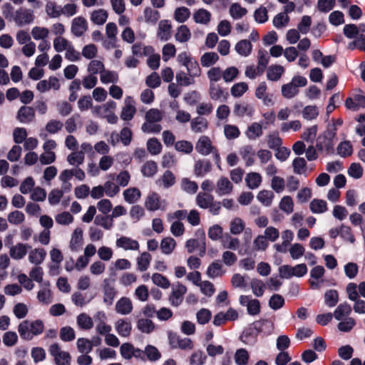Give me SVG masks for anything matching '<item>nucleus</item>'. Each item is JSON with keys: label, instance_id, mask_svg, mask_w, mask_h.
<instances>
[{"label": "nucleus", "instance_id": "nucleus-62", "mask_svg": "<svg viewBox=\"0 0 365 365\" xmlns=\"http://www.w3.org/2000/svg\"><path fill=\"white\" fill-rule=\"evenodd\" d=\"M49 29L46 27L36 26L32 28L31 34L36 41L46 40L49 36Z\"/></svg>", "mask_w": 365, "mask_h": 365}, {"label": "nucleus", "instance_id": "nucleus-15", "mask_svg": "<svg viewBox=\"0 0 365 365\" xmlns=\"http://www.w3.org/2000/svg\"><path fill=\"white\" fill-rule=\"evenodd\" d=\"M195 150L202 155H208L212 152H215V146L212 145L210 138L207 135H202L197 140Z\"/></svg>", "mask_w": 365, "mask_h": 365}, {"label": "nucleus", "instance_id": "nucleus-52", "mask_svg": "<svg viewBox=\"0 0 365 365\" xmlns=\"http://www.w3.org/2000/svg\"><path fill=\"white\" fill-rule=\"evenodd\" d=\"M309 209L314 214L324 213L328 210L327 202L321 199H314L309 204Z\"/></svg>", "mask_w": 365, "mask_h": 365}, {"label": "nucleus", "instance_id": "nucleus-29", "mask_svg": "<svg viewBox=\"0 0 365 365\" xmlns=\"http://www.w3.org/2000/svg\"><path fill=\"white\" fill-rule=\"evenodd\" d=\"M115 245L117 247L121 248L124 250L138 251L140 249V244L137 240L126 236H122L117 239Z\"/></svg>", "mask_w": 365, "mask_h": 365}, {"label": "nucleus", "instance_id": "nucleus-50", "mask_svg": "<svg viewBox=\"0 0 365 365\" xmlns=\"http://www.w3.org/2000/svg\"><path fill=\"white\" fill-rule=\"evenodd\" d=\"M221 244L225 249L236 250L240 247V240L226 233L221 240Z\"/></svg>", "mask_w": 365, "mask_h": 365}, {"label": "nucleus", "instance_id": "nucleus-23", "mask_svg": "<svg viewBox=\"0 0 365 365\" xmlns=\"http://www.w3.org/2000/svg\"><path fill=\"white\" fill-rule=\"evenodd\" d=\"M172 24L170 21L164 19L158 24L157 36L162 41H166L171 38Z\"/></svg>", "mask_w": 365, "mask_h": 365}, {"label": "nucleus", "instance_id": "nucleus-45", "mask_svg": "<svg viewBox=\"0 0 365 365\" xmlns=\"http://www.w3.org/2000/svg\"><path fill=\"white\" fill-rule=\"evenodd\" d=\"M213 200V195L205 192H200L195 199L196 204L202 209H207Z\"/></svg>", "mask_w": 365, "mask_h": 365}, {"label": "nucleus", "instance_id": "nucleus-16", "mask_svg": "<svg viewBox=\"0 0 365 365\" xmlns=\"http://www.w3.org/2000/svg\"><path fill=\"white\" fill-rule=\"evenodd\" d=\"M94 320L96 323V329L98 334L104 335L107 332H110L112 327L107 324V316L103 311L96 312L94 315Z\"/></svg>", "mask_w": 365, "mask_h": 365}, {"label": "nucleus", "instance_id": "nucleus-42", "mask_svg": "<svg viewBox=\"0 0 365 365\" xmlns=\"http://www.w3.org/2000/svg\"><path fill=\"white\" fill-rule=\"evenodd\" d=\"M123 198L129 204L137 202L141 197V192L137 187H129L123 192Z\"/></svg>", "mask_w": 365, "mask_h": 365}, {"label": "nucleus", "instance_id": "nucleus-47", "mask_svg": "<svg viewBox=\"0 0 365 365\" xmlns=\"http://www.w3.org/2000/svg\"><path fill=\"white\" fill-rule=\"evenodd\" d=\"M263 134L262 125L259 123H252L248 126L245 135L250 140H256Z\"/></svg>", "mask_w": 365, "mask_h": 365}, {"label": "nucleus", "instance_id": "nucleus-34", "mask_svg": "<svg viewBox=\"0 0 365 365\" xmlns=\"http://www.w3.org/2000/svg\"><path fill=\"white\" fill-rule=\"evenodd\" d=\"M46 257V252L43 248H34L29 252V261L35 266L40 265Z\"/></svg>", "mask_w": 365, "mask_h": 365}, {"label": "nucleus", "instance_id": "nucleus-53", "mask_svg": "<svg viewBox=\"0 0 365 365\" xmlns=\"http://www.w3.org/2000/svg\"><path fill=\"white\" fill-rule=\"evenodd\" d=\"M191 32L186 25L180 26L175 34V38L180 43H186L191 38Z\"/></svg>", "mask_w": 365, "mask_h": 365}, {"label": "nucleus", "instance_id": "nucleus-3", "mask_svg": "<svg viewBox=\"0 0 365 365\" xmlns=\"http://www.w3.org/2000/svg\"><path fill=\"white\" fill-rule=\"evenodd\" d=\"M307 80L302 76H294L289 83L282 86L281 92L284 98L290 99L295 97L299 92V87H304Z\"/></svg>", "mask_w": 365, "mask_h": 365}, {"label": "nucleus", "instance_id": "nucleus-51", "mask_svg": "<svg viewBox=\"0 0 365 365\" xmlns=\"http://www.w3.org/2000/svg\"><path fill=\"white\" fill-rule=\"evenodd\" d=\"M45 11L47 16L51 19H57L62 15L61 6H58L57 4L53 1H49L46 3Z\"/></svg>", "mask_w": 365, "mask_h": 365}, {"label": "nucleus", "instance_id": "nucleus-10", "mask_svg": "<svg viewBox=\"0 0 365 365\" xmlns=\"http://www.w3.org/2000/svg\"><path fill=\"white\" fill-rule=\"evenodd\" d=\"M120 354L123 359L130 360L132 358L145 361L143 350L136 348L129 342H125L120 346Z\"/></svg>", "mask_w": 365, "mask_h": 365}, {"label": "nucleus", "instance_id": "nucleus-14", "mask_svg": "<svg viewBox=\"0 0 365 365\" xmlns=\"http://www.w3.org/2000/svg\"><path fill=\"white\" fill-rule=\"evenodd\" d=\"M136 113L135 102L131 96L125 98L124 106L120 112V118L125 121L131 120Z\"/></svg>", "mask_w": 365, "mask_h": 365}, {"label": "nucleus", "instance_id": "nucleus-60", "mask_svg": "<svg viewBox=\"0 0 365 365\" xmlns=\"http://www.w3.org/2000/svg\"><path fill=\"white\" fill-rule=\"evenodd\" d=\"M94 223L101 226L106 230H110L113 227V220L110 215H98L94 219Z\"/></svg>", "mask_w": 365, "mask_h": 365}, {"label": "nucleus", "instance_id": "nucleus-4", "mask_svg": "<svg viewBox=\"0 0 365 365\" xmlns=\"http://www.w3.org/2000/svg\"><path fill=\"white\" fill-rule=\"evenodd\" d=\"M273 323L269 319H259L254 322L250 324V327L245 332V336L247 335L253 336L255 338L260 333L269 335L273 330Z\"/></svg>", "mask_w": 365, "mask_h": 365}, {"label": "nucleus", "instance_id": "nucleus-59", "mask_svg": "<svg viewBox=\"0 0 365 365\" xmlns=\"http://www.w3.org/2000/svg\"><path fill=\"white\" fill-rule=\"evenodd\" d=\"M54 218L56 222L62 226H68L74 221L73 215L68 211H63L58 213L55 215Z\"/></svg>", "mask_w": 365, "mask_h": 365}, {"label": "nucleus", "instance_id": "nucleus-24", "mask_svg": "<svg viewBox=\"0 0 365 365\" xmlns=\"http://www.w3.org/2000/svg\"><path fill=\"white\" fill-rule=\"evenodd\" d=\"M269 245L268 241L266 240L265 237H264L262 235H259L255 237V239L253 241V246L252 247H250L248 245L246 247V248L244 250L243 254H247L250 255L252 253L255 251H264ZM240 254H242V251L240 250L239 252Z\"/></svg>", "mask_w": 365, "mask_h": 365}, {"label": "nucleus", "instance_id": "nucleus-33", "mask_svg": "<svg viewBox=\"0 0 365 365\" xmlns=\"http://www.w3.org/2000/svg\"><path fill=\"white\" fill-rule=\"evenodd\" d=\"M285 72V68L278 64L269 66L267 69V78L270 81H279Z\"/></svg>", "mask_w": 365, "mask_h": 365}, {"label": "nucleus", "instance_id": "nucleus-37", "mask_svg": "<svg viewBox=\"0 0 365 365\" xmlns=\"http://www.w3.org/2000/svg\"><path fill=\"white\" fill-rule=\"evenodd\" d=\"M212 170V164L207 160H199L194 165V173L197 177H203Z\"/></svg>", "mask_w": 365, "mask_h": 365}, {"label": "nucleus", "instance_id": "nucleus-30", "mask_svg": "<svg viewBox=\"0 0 365 365\" xmlns=\"http://www.w3.org/2000/svg\"><path fill=\"white\" fill-rule=\"evenodd\" d=\"M255 112L253 107L247 102L235 103L233 107V113L237 117L245 115L252 116Z\"/></svg>", "mask_w": 365, "mask_h": 365}, {"label": "nucleus", "instance_id": "nucleus-5", "mask_svg": "<svg viewBox=\"0 0 365 365\" xmlns=\"http://www.w3.org/2000/svg\"><path fill=\"white\" fill-rule=\"evenodd\" d=\"M117 104L113 101H108L106 103L96 106L95 112L103 118H106L109 123L115 124L118 122V116L115 114Z\"/></svg>", "mask_w": 365, "mask_h": 365}, {"label": "nucleus", "instance_id": "nucleus-41", "mask_svg": "<svg viewBox=\"0 0 365 365\" xmlns=\"http://www.w3.org/2000/svg\"><path fill=\"white\" fill-rule=\"evenodd\" d=\"M240 73V70L236 66H228L222 69V80L226 83H232L238 78Z\"/></svg>", "mask_w": 365, "mask_h": 365}, {"label": "nucleus", "instance_id": "nucleus-26", "mask_svg": "<svg viewBox=\"0 0 365 365\" xmlns=\"http://www.w3.org/2000/svg\"><path fill=\"white\" fill-rule=\"evenodd\" d=\"M209 95L212 100L219 101H225L228 96L225 88L217 83H209Z\"/></svg>", "mask_w": 365, "mask_h": 365}, {"label": "nucleus", "instance_id": "nucleus-46", "mask_svg": "<svg viewBox=\"0 0 365 365\" xmlns=\"http://www.w3.org/2000/svg\"><path fill=\"white\" fill-rule=\"evenodd\" d=\"M220 59L219 55L213 51L206 52L200 57V63L202 67H210L215 65Z\"/></svg>", "mask_w": 365, "mask_h": 365}, {"label": "nucleus", "instance_id": "nucleus-39", "mask_svg": "<svg viewBox=\"0 0 365 365\" xmlns=\"http://www.w3.org/2000/svg\"><path fill=\"white\" fill-rule=\"evenodd\" d=\"M177 246L176 241L172 237H165L162 239L160 244V249L165 255H171Z\"/></svg>", "mask_w": 365, "mask_h": 365}, {"label": "nucleus", "instance_id": "nucleus-27", "mask_svg": "<svg viewBox=\"0 0 365 365\" xmlns=\"http://www.w3.org/2000/svg\"><path fill=\"white\" fill-rule=\"evenodd\" d=\"M90 21L96 26H103L108 20V12L104 9H97L89 13Z\"/></svg>", "mask_w": 365, "mask_h": 365}, {"label": "nucleus", "instance_id": "nucleus-48", "mask_svg": "<svg viewBox=\"0 0 365 365\" xmlns=\"http://www.w3.org/2000/svg\"><path fill=\"white\" fill-rule=\"evenodd\" d=\"M247 9L242 7L239 3L232 4L229 9V14L235 20L243 18L247 15Z\"/></svg>", "mask_w": 365, "mask_h": 365}, {"label": "nucleus", "instance_id": "nucleus-56", "mask_svg": "<svg viewBox=\"0 0 365 365\" xmlns=\"http://www.w3.org/2000/svg\"><path fill=\"white\" fill-rule=\"evenodd\" d=\"M143 353L144 354L145 360L147 359L150 361H156L161 358V353L153 345H147L143 351Z\"/></svg>", "mask_w": 365, "mask_h": 365}, {"label": "nucleus", "instance_id": "nucleus-55", "mask_svg": "<svg viewBox=\"0 0 365 365\" xmlns=\"http://www.w3.org/2000/svg\"><path fill=\"white\" fill-rule=\"evenodd\" d=\"M72 44L71 41L63 36H56L53 41V48L58 53L66 51Z\"/></svg>", "mask_w": 365, "mask_h": 365}, {"label": "nucleus", "instance_id": "nucleus-20", "mask_svg": "<svg viewBox=\"0 0 365 365\" xmlns=\"http://www.w3.org/2000/svg\"><path fill=\"white\" fill-rule=\"evenodd\" d=\"M115 329L118 334L124 338H128L132 332V324L128 319L120 318L115 322Z\"/></svg>", "mask_w": 365, "mask_h": 365}, {"label": "nucleus", "instance_id": "nucleus-36", "mask_svg": "<svg viewBox=\"0 0 365 365\" xmlns=\"http://www.w3.org/2000/svg\"><path fill=\"white\" fill-rule=\"evenodd\" d=\"M245 180L250 190H256L262 185V177L259 173L250 172L246 175Z\"/></svg>", "mask_w": 365, "mask_h": 365}, {"label": "nucleus", "instance_id": "nucleus-12", "mask_svg": "<svg viewBox=\"0 0 365 365\" xmlns=\"http://www.w3.org/2000/svg\"><path fill=\"white\" fill-rule=\"evenodd\" d=\"M88 29V23L82 16L73 18L71 22V33L75 37L83 36Z\"/></svg>", "mask_w": 365, "mask_h": 365}, {"label": "nucleus", "instance_id": "nucleus-54", "mask_svg": "<svg viewBox=\"0 0 365 365\" xmlns=\"http://www.w3.org/2000/svg\"><path fill=\"white\" fill-rule=\"evenodd\" d=\"M211 13L205 9H199L193 14V19L197 24H207L211 20Z\"/></svg>", "mask_w": 365, "mask_h": 365}, {"label": "nucleus", "instance_id": "nucleus-40", "mask_svg": "<svg viewBox=\"0 0 365 365\" xmlns=\"http://www.w3.org/2000/svg\"><path fill=\"white\" fill-rule=\"evenodd\" d=\"M190 128L194 133H203L208 128V121L205 118L200 116L194 118L190 121Z\"/></svg>", "mask_w": 365, "mask_h": 365}, {"label": "nucleus", "instance_id": "nucleus-38", "mask_svg": "<svg viewBox=\"0 0 365 365\" xmlns=\"http://www.w3.org/2000/svg\"><path fill=\"white\" fill-rule=\"evenodd\" d=\"M225 270L222 263L217 260L212 262L207 267L206 274L212 279L220 277L224 275Z\"/></svg>", "mask_w": 365, "mask_h": 365}, {"label": "nucleus", "instance_id": "nucleus-2", "mask_svg": "<svg viewBox=\"0 0 365 365\" xmlns=\"http://www.w3.org/2000/svg\"><path fill=\"white\" fill-rule=\"evenodd\" d=\"M44 330V324L41 319L24 320L18 326V331L21 339L31 340L34 336L40 335Z\"/></svg>", "mask_w": 365, "mask_h": 365}, {"label": "nucleus", "instance_id": "nucleus-57", "mask_svg": "<svg viewBox=\"0 0 365 365\" xmlns=\"http://www.w3.org/2000/svg\"><path fill=\"white\" fill-rule=\"evenodd\" d=\"M351 312V307L347 303L340 304L334 311V316L336 319L340 321L348 318Z\"/></svg>", "mask_w": 365, "mask_h": 365}, {"label": "nucleus", "instance_id": "nucleus-8", "mask_svg": "<svg viewBox=\"0 0 365 365\" xmlns=\"http://www.w3.org/2000/svg\"><path fill=\"white\" fill-rule=\"evenodd\" d=\"M307 272V267L305 264H299L294 267L290 265H282L279 268V274L281 278L289 279L292 277H301Z\"/></svg>", "mask_w": 365, "mask_h": 365}, {"label": "nucleus", "instance_id": "nucleus-9", "mask_svg": "<svg viewBox=\"0 0 365 365\" xmlns=\"http://www.w3.org/2000/svg\"><path fill=\"white\" fill-rule=\"evenodd\" d=\"M346 291L349 299L355 302L353 307L354 312L359 314H364L365 302L359 299L357 284L354 282L349 283L346 286Z\"/></svg>", "mask_w": 365, "mask_h": 365}, {"label": "nucleus", "instance_id": "nucleus-61", "mask_svg": "<svg viewBox=\"0 0 365 365\" xmlns=\"http://www.w3.org/2000/svg\"><path fill=\"white\" fill-rule=\"evenodd\" d=\"M223 132L225 138L229 140L238 138L241 134L239 128L232 124H225Z\"/></svg>", "mask_w": 365, "mask_h": 365}, {"label": "nucleus", "instance_id": "nucleus-63", "mask_svg": "<svg viewBox=\"0 0 365 365\" xmlns=\"http://www.w3.org/2000/svg\"><path fill=\"white\" fill-rule=\"evenodd\" d=\"M274 197L273 192L268 190H262L257 195V199L266 207H269L272 205Z\"/></svg>", "mask_w": 365, "mask_h": 365}, {"label": "nucleus", "instance_id": "nucleus-13", "mask_svg": "<svg viewBox=\"0 0 365 365\" xmlns=\"http://www.w3.org/2000/svg\"><path fill=\"white\" fill-rule=\"evenodd\" d=\"M239 302L242 306L247 307L249 314L256 316L259 314L261 307L258 299H252L251 296L241 295Z\"/></svg>", "mask_w": 365, "mask_h": 365}, {"label": "nucleus", "instance_id": "nucleus-44", "mask_svg": "<svg viewBox=\"0 0 365 365\" xmlns=\"http://www.w3.org/2000/svg\"><path fill=\"white\" fill-rule=\"evenodd\" d=\"M235 50L242 56H248L252 52V45L249 40H240L235 44Z\"/></svg>", "mask_w": 365, "mask_h": 365}, {"label": "nucleus", "instance_id": "nucleus-31", "mask_svg": "<svg viewBox=\"0 0 365 365\" xmlns=\"http://www.w3.org/2000/svg\"><path fill=\"white\" fill-rule=\"evenodd\" d=\"M29 247V245L27 244L19 242L16 245H12L9 247V255L12 259L20 260L26 255L27 250Z\"/></svg>", "mask_w": 365, "mask_h": 365}, {"label": "nucleus", "instance_id": "nucleus-64", "mask_svg": "<svg viewBox=\"0 0 365 365\" xmlns=\"http://www.w3.org/2000/svg\"><path fill=\"white\" fill-rule=\"evenodd\" d=\"M67 162L76 168L82 165L85 160V155L83 152L74 150L67 156Z\"/></svg>", "mask_w": 365, "mask_h": 365}, {"label": "nucleus", "instance_id": "nucleus-17", "mask_svg": "<svg viewBox=\"0 0 365 365\" xmlns=\"http://www.w3.org/2000/svg\"><path fill=\"white\" fill-rule=\"evenodd\" d=\"M187 292V287L178 283L173 287L169 296V302L174 307L179 306L183 301V297Z\"/></svg>", "mask_w": 365, "mask_h": 365}, {"label": "nucleus", "instance_id": "nucleus-11", "mask_svg": "<svg viewBox=\"0 0 365 365\" xmlns=\"http://www.w3.org/2000/svg\"><path fill=\"white\" fill-rule=\"evenodd\" d=\"M34 19L35 16L32 10L22 7L17 9L13 16V20L18 26L30 24Z\"/></svg>", "mask_w": 365, "mask_h": 365}, {"label": "nucleus", "instance_id": "nucleus-58", "mask_svg": "<svg viewBox=\"0 0 365 365\" xmlns=\"http://www.w3.org/2000/svg\"><path fill=\"white\" fill-rule=\"evenodd\" d=\"M76 323L83 330H89L93 327L92 318L86 313H81L77 317Z\"/></svg>", "mask_w": 365, "mask_h": 365}, {"label": "nucleus", "instance_id": "nucleus-22", "mask_svg": "<svg viewBox=\"0 0 365 365\" xmlns=\"http://www.w3.org/2000/svg\"><path fill=\"white\" fill-rule=\"evenodd\" d=\"M334 140L333 138H329L327 135L323 133L319 135L317 140L316 148L318 150L325 151L330 153L334 151Z\"/></svg>", "mask_w": 365, "mask_h": 365}, {"label": "nucleus", "instance_id": "nucleus-21", "mask_svg": "<svg viewBox=\"0 0 365 365\" xmlns=\"http://www.w3.org/2000/svg\"><path fill=\"white\" fill-rule=\"evenodd\" d=\"M35 110L30 106H21L16 114V119L21 123L29 124L35 120Z\"/></svg>", "mask_w": 365, "mask_h": 365}, {"label": "nucleus", "instance_id": "nucleus-49", "mask_svg": "<svg viewBox=\"0 0 365 365\" xmlns=\"http://www.w3.org/2000/svg\"><path fill=\"white\" fill-rule=\"evenodd\" d=\"M152 260L151 255L148 252H144L140 254L139 257H137V269L140 272L146 271L150 264Z\"/></svg>", "mask_w": 365, "mask_h": 365}, {"label": "nucleus", "instance_id": "nucleus-6", "mask_svg": "<svg viewBox=\"0 0 365 365\" xmlns=\"http://www.w3.org/2000/svg\"><path fill=\"white\" fill-rule=\"evenodd\" d=\"M144 205L148 211H164L167 207L168 203L165 200L161 198L158 193L151 192L146 196Z\"/></svg>", "mask_w": 365, "mask_h": 365}, {"label": "nucleus", "instance_id": "nucleus-28", "mask_svg": "<svg viewBox=\"0 0 365 365\" xmlns=\"http://www.w3.org/2000/svg\"><path fill=\"white\" fill-rule=\"evenodd\" d=\"M115 309V312L120 314H130L133 309V302L130 298L122 297L117 301Z\"/></svg>", "mask_w": 365, "mask_h": 365}, {"label": "nucleus", "instance_id": "nucleus-32", "mask_svg": "<svg viewBox=\"0 0 365 365\" xmlns=\"http://www.w3.org/2000/svg\"><path fill=\"white\" fill-rule=\"evenodd\" d=\"M37 299L41 304H48L51 303L52 293L49 282H45L41 284V288L37 293Z\"/></svg>", "mask_w": 365, "mask_h": 365}, {"label": "nucleus", "instance_id": "nucleus-43", "mask_svg": "<svg viewBox=\"0 0 365 365\" xmlns=\"http://www.w3.org/2000/svg\"><path fill=\"white\" fill-rule=\"evenodd\" d=\"M249 90L247 83L241 81L234 83L230 88V94L235 98H241Z\"/></svg>", "mask_w": 365, "mask_h": 365}, {"label": "nucleus", "instance_id": "nucleus-35", "mask_svg": "<svg viewBox=\"0 0 365 365\" xmlns=\"http://www.w3.org/2000/svg\"><path fill=\"white\" fill-rule=\"evenodd\" d=\"M176 182V178L175 175L170 170H166L164 173L158 179L156 184L159 187L168 189Z\"/></svg>", "mask_w": 365, "mask_h": 365}, {"label": "nucleus", "instance_id": "nucleus-25", "mask_svg": "<svg viewBox=\"0 0 365 365\" xmlns=\"http://www.w3.org/2000/svg\"><path fill=\"white\" fill-rule=\"evenodd\" d=\"M83 230L81 227H76L73 231L69 242V248L72 252H78L81 250L83 242Z\"/></svg>", "mask_w": 365, "mask_h": 365}, {"label": "nucleus", "instance_id": "nucleus-7", "mask_svg": "<svg viewBox=\"0 0 365 365\" xmlns=\"http://www.w3.org/2000/svg\"><path fill=\"white\" fill-rule=\"evenodd\" d=\"M48 352L53 358L56 365H71V354L62 350L58 343L52 344L48 348Z\"/></svg>", "mask_w": 365, "mask_h": 365}, {"label": "nucleus", "instance_id": "nucleus-19", "mask_svg": "<svg viewBox=\"0 0 365 365\" xmlns=\"http://www.w3.org/2000/svg\"><path fill=\"white\" fill-rule=\"evenodd\" d=\"M232 182L225 176H220L216 182L215 193L218 196L227 195L233 190Z\"/></svg>", "mask_w": 365, "mask_h": 365}, {"label": "nucleus", "instance_id": "nucleus-18", "mask_svg": "<svg viewBox=\"0 0 365 365\" xmlns=\"http://www.w3.org/2000/svg\"><path fill=\"white\" fill-rule=\"evenodd\" d=\"M255 95L257 98L262 100L263 104L267 106L274 104L272 95L267 93V85L264 81L260 82L257 85L255 88Z\"/></svg>", "mask_w": 365, "mask_h": 365}, {"label": "nucleus", "instance_id": "nucleus-1", "mask_svg": "<svg viewBox=\"0 0 365 365\" xmlns=\"http://www.w3.org/2000/svg\"><path fill=\"white\" fill-rule=\"evenodd\" d=\"M163 118V113L158 108H150L145 115V122L141 125V130L145 133H159L162 126L159 123Z\"/></svg>", "mask_w": 365, "mask_h": 365}]
</instances>
